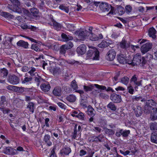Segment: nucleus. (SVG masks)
<instances>
[{
    "instance_id": "nucleus-1",
    "label": "nucleus",
    "mask_w": 157,
    "mask_h": 157,
    "mask_svg": "<svg viewBox=\"0 0 157 157\" xmlns=\"http://www.w3.org/2000/svg\"><path fill=\"white\" fill-rule=\"evenodd\" d=\"M157 103L153 99H148L145 101L144 106V111L145 113L149 114L152 106H156Z\"/></svg>"
},
{
    "instance_id": "nucleus-49",
    "label": "nucleus",
    "mask_w": 157,
    "mask_h": 157,
    "mask_svg": "<svg viewBox=\"0 0 157 157\" xmlns=\"http://www.w3.org/2000/svg\"><path fill=\"white\" fill-rule=\"evenodd\" d=\"M150 128L151 130L157 131V123L155 122L151 123Z\"/></svg>"
},
{
    "instance_id": "nucleus-63",
    "label": "nucleus",
    "mask_w": 157,
    "mask_h": 157,
    "mask_svg": "<svg viewBox=\"0 0 157 157\" xmlns=\"http://www.w3.org/2000/svg\"><path fill=\"white\" fill-rule=\"evenodd\" d=\"M28 29H30L33 31H35L37 29V28L36 26L32 25H29L28 26Z\"/></svg>"
},
{
    "instance_id": "nucleus-55",
    "label": "nucleus",
    "mask_w": 157,
    "mask_h": 157,
    "mask_svg": "<svg viewBox=\"0 0 157 157\" xmlns=\"http://www.w3.org/2000/svg\"><path fill=\"white\" fill-rule=\"evenodd\" d=\"M33 78L32 77L28 78L27 77H25L24 80L22 81V83L25 84L28 82L32 81Z\"/></svg>"
},
{
    "instance_id": "nucleus-16",
    "label": "nucleus",
    "mask_w": 157,
    "mask_h": 157,
    "mask_svg": "<svg viewBox=\"0 0 157 157\" xmlns=\"http://www.w3.org/2000/svg\"><path fill=\"white\" fill-rule=\"evenodd\" d=\"M61 88L58 86L55 87L52 91V94L56 96H60L62 94Z\"/></svg>"
},
{
    "instance_id": "nucleus-42",
    "label": "nucleus",
    "mask_w": 157,
    "mask_h": 157,
    "mask_svg": "<svg viewBox=\"0 0 157 157\" xmlns=\"http://www.w3.org/2000/svg\"><path fill=\"white\" fill-rule=\"evenodd\" d=\"M91 48L88 51L87 53V57L90 59L91 57L92 56L93 53L95 51H94V48Z\"/></svg>"
},
{
    "instance_id": "nucleus-54",
    "label": "nucleus",
    "mask_w": 157,
    "mask_h": 157,
    "mask_svg": "<svg viewBox=\"0 0 157 157\" xmlns=\"http://www.w3.org/2000/svg\"><path fill=\"white\" fill-rule=\"evenodd\" d=\"M77 124H75L74 128V131L73 132V135L72 136V138L75 139L76 138V136L77 134Z\"/></svg>"
},
{
    "instance_id": "nucleus-23",
    "label": "nucleus",
    "mask_w": 157,
    "mask_h": 157,
    "mask_svg": "<svg viewBox=\"0 0 157 157\" xmlns=\"http://www.w3.org/2000/svg\"><path fill=\"white\" fill-rule=\"evenodd\" d=\"M93 141L98 142H103L104 141L105 138L103 135L102 134L98 136H94L93 137Z\"/></svg>"
},
{
    "instance_id": "nucleus-6",
    "label": "nucleus",
    "mask_w": 157,
    "mask_h": 157,
    "mask_svg": "<svg viewBox=\"0 0 157 157\" xmlns=\"http://www.w3.org/2000/svg\"><path fill=\"white\" fill-rule=\"evenodd\" d=\"M152 44L147 42L143 45L141 48V51L142 54H144L147 53L152 48Z\"/></svg>"
},
{
    "instance_id": "nucleus-33",
    "label": "nucleus",
    "mask_w": 157,
    "mask_h": 157,
    "mask_svg": "<svg viewBox=\"0 0 157 157\" xmlns=\"http://www.w3.org/2000/svg\"><path fill=\"white\" fill-rule=\"evenodd\" d=\"M0 73L1 75L4 78H6L8 74V70L5 68L0 69Z\"/></svg>"
},
{
    "instance_id": "nucleus-53",
    "label": "nucleus",
    "mask_w": 157,
    "mask_h": 157,
    "mask_svg": "<svg viewBox=\"0 0 157 157\" xmlns=\"http://www.w3.org/2000/svg\"><path fill=\"white\" fill-rule=\"evenodd\" d=\"M42 80V78L41 77L38 76V77H35V81L37 85L38 86L40 85V82Z\"/></svg>"
},
{
    "instance_id": "nucleus-15",
    "label": "nucleus",
    "mask_w": 157,
    "mask_h": 157,
    "mask_svg": "<svg viewBox=\"0 0 157 157\" xmlns=\"http://www.w3.org/2000/svg\"><path fill=\"white\" fill-rule=\"evenodd\" d=\"M71 151V148L65 146L60 151V153L62 155L64 156V155H68Z\"/></svg>"
},
{
    "instance_id": "nucleus-19",
    "label": "nucleus",
    "mask_w": 157,
    "mask_h": 157,
    "mask_svg": "<svg viewBox=\"0 0 157 157\" xmlns=\"http://www.w3.org/2000/svg\"><path fill=\"white\" fill-rule=\"evenodd\" d=\"M13 4V9L19 10L20 9L21 4L18 0H10Z\"/></svg>"
},
{
    "instance_id": "nucleus-28",
    "label": "nucleus",
    "mask_w": 157,
    "mask_h": 157,
    "mask_svg": "<svg viewBox=\"0 0 157 157\" xmlns=\"http://www.w3.org/2000/svg\"><path fill=\"white\" fill-rule=\"evenodd\" d=\"M87 114L90 116H94L96 112L91 105H89L87 108Z\"/></svg>"
},
{
    "instance_id": "nucleus-58",
    "label": "nucleus",
    "mask_w": 157,
    "mask_h": 157,
    "mask_svg": "<svg viewBox=\"0 0 157 157\" xmlns=\"http://www.w3.org/2000/svg\"><path fill=\"white\" fill-rule=\"evenodd\" d=\"M67 49H69L71 48L73 46V44L71 41L69 42L67 44H64Z\"/></svg>"
},
{
    "instance_id": "nucleus-41",
    "label": "nucleus",
    "mask_w": 157,
    "mask_h": 157,
    "mask_svg": "<svg viewBox=\"0 0 157 157\" xmlns=\"http://www.w3.org/2000/svg\"><path fill=\"white\" fill-rule=\"evenodd\" d=\"M105 133L109 136H112L115 133V131L112 129L105 128Z\"/></svg>"
},
{
    "instance_id": "nucleus-56",
    "label": "nucleus",
    "mask_w": 157,
    "mask_h": 157,
    "mask_svg": "<svg viewBox=\"0 0 157 157\" xmlns=\"http://www.w3.org/2000/svg\"><path fill=\"white\" fill-rule=\"evenodd\" d=\"M32 14L35 17L39 16L40 13L39 10H30Z\"/></svg>"
},
{
    "instance_id": "nucleus-12",
    "label": "nucleus",
    "mask_w": 157,
    "mask_h": 157,
    "mask_svg": "<svg viewBox=\"0 0 157 157\" xmlns=\"http://www.w3.org/2000/svg\"><path fill=\"white\" fill-rule=\"evenodd\" d=\"M3 152L6 154L14 155L16 154L17 151L15 149L7 147L4 149Z\"/></svg>"
},
{
    "instance_id": "nucleus-64",
    "label": "nucleus",
    "mask_w": 157,
    "mask_h": 157,
    "mask_svg": "<svg viewBox=\"0 0 157 157\" xmlns=\"http://www.w3.org/2000/svg\"><path fill=\"white\" fill-rule=\"evenodd\" d=\"M126 63H128V64L131 65L132 66H134L135 65V63L133 61L132 59L131 60H129L128 59H126Z\"/></svg>"
},
{
    "instance_id": "nucleus-4",
    "label": "nucleus",
    "mask_w": 157,
    "mask_h": 157,
    "mask_svg": "<svg viewBox=\"0 0 157 157\" xmlns=\"http://www.w3.org/2000/svg\"><path fill=\"white\" fill-rule=\"evenodd\" d=\"M88 37L90 40L96 41L102 39L103 36L101 33L99 34L98 35L92 32H89Z\"/></svg>"
},
{
    "instance_id": "nucleus-52",
    "label": "nucleus",
    "mask_w": 157,
    "mask_h": 157,
    "mask_svg": "<svg viewBox=\"0 0 157 157\" xmlns=\"http://www.w3.org/2000/svg\"><path fill=\"white\" fill-rule=\"evenodd\" d=\"M71 86L73 88L74 90H75L77 89L78 86L77 85L76 82L75 80H73L71 82Z\"/></svg>"
},
{
    "instance_id": "nucleus-30",
    "label": "nucleus",
    "mask_w": 157,
    "mask_h": 157,
    "mask_svg": "<svg viewBox=\"0 0 157 157\" xmlns=\"http://www.w3.org/2000/svg\"><path fill=\"white\" fill-rule=\"evenodd\" d=\"M0 15L8 18L13 19L14 17L13 15L8 13L2 11V10H0Z\"/></svg>"
},
{
    "instance_id": "nucleus-37",
    "label": "nucleus",
    "mask_w": 157,
    "mask_h": 157,
    "mask_svg": "<svg viewBox=\"0 0 157 157\" xmlns=\"http://www.w3.org/2000/svg\"><path fill=\"white\" fill-rule=\"evenodd\" d=\"M31 49L37 52L40 50V46L36 44H33L31 45Z\"/></svg>"
},
{
    "instance_id": "nucleus-59",
    "label": "nucleus",
    "mask_w": 157,
    "mask_h": 157,
    "mask_svg": "<svg viewBox=\"0 0 157 157\" xmlns=\"http://www.w3.org/2000/svg\"><path fill=\"white\" fill-rule=\"evenodd\" d=\"M84 115L82 113L79 112L77 115L76 117L78 118L80 120H84Z\"/></svg>"
},
{
    "instance_id": "nucleus-18",
    "label": "nucleus",
    "mask_w": 157,
    "mask_h": 157,
    "mask_svg": "<svg viewBox=\"0 0 157 157\" xmlns=\"http://www.w3.org/2000/svg\"><path fill=\"white\" fill-rule=\"evenodd\" d=\"M130 43L129 42H127L125 40L123 39L120 42V46L121 48L126 50L130 47Z\"/></svg>"
},
{
    "instance_id": "nucleus-60",
    "label": "nucleus",
    "mask_w": 157,
    "mask_h": 157,
    "mask_svg": "<svg viewBox=\"0 0 157 157\" xmlns=\"http://www.w3.org/2000/svg\"><path fill=\"white\" fill-rule=\"evenodd\" d=\"M94 152L90 149L87 152L88 155L85 157H92Z\"/></svg>"
},
{
    "instance_id": "nucleus-21",
    "label": "nucleus",
    "mask_w": 157,
    "mask_h": 157,
    "mask_svg": "<svg viewBox=\"0 0 157 157\" xmlns=\"http://www.w3.org/2000/svg\"><path fill=\"white\" fill-rule=\"evenodd\" d=\"M118 62L121 64H124L126 63V57L123 54L118 55L117 56Z\"/></svg>"
},
{
    "instance_id": "nucleus-43",
    "label": "nucleus",
    "mask_w": 157,
    "mask_h": 157,
    "mask_svg": "<svg viewBox=\"0 0 157 157\" xmlns=\"http://www.w3.org/2000/svg\"><path fill=\"white\" fill-rule=\"evenodd\" d=\"M126 12L127 14H130L131 15V18L137 17L138 14L137 13V11L134 10H126Z\"/></svg>"
},
{
    "instance_id": "nucleus-45",
    "label": "nucleus",
    "mask_w": 157,
    "mask_h": 157,
    "mask_svg": "<svg viewBox=\"0 0 157 157\" xmlns=\"http://www.w3.org/2000/svg\"><path fill=\"white\" fill-rule=\"evenodd\" d=\"M65 47V45H63L60 48L59 52L60 55H64L66 52V50H68Z\"/></svg>"
},
{
    "instance_id": "nucleus-40",
    "label": "nucleus",
    "mask_w": 157,
    "mask_h": 157,
    "mask_svg": "<svg viewBox=\"0 0 157 157\" xmlns=\"http://www.w3.org/2000/svg\"><path fill=\"white\" fill-rule=\"evenodd\" d=\"M36 69L34 67H31V69L28 72V73L30 74L31 76H38L37 72H36Z\"/></svg>"
},
{
    "instance_id": "nucleus-48",
    "label": "nucleus",
    "mask_w": 157,
    "mask_h": 157,
    "mask_svg": "<svg viewBox=\"0 0 157 157\" xmlns=\"http://www.w3.org/2000/svg\"><path fill=\"white\" fill-rule=\"evenodd\" d=\"M25 88L15 86L14 90L18 93H23L24 91Z\"/></svg>"
},
{
    "instance_id": "nucleus-46",
    "label": "nucleus",
    "mask_w": 157,
    "mask_h": 157,
    "mask_svg": "<svg viewBox=\"0 0 157 157\" xmlns=\"http://www.w3.org/2000/svg\"><path fill=\"white\" fill-rule=\"evenodd\" d=\"M53 75L57 76L61 74V70L60 68L56 67L53 69Z\"/></svg>"
},
{
    "instance_id": "nucleus-26",
    "label": "nucleus",
    "mask_w": 157,
    "mask_h": 157,
    "mask_svg": "<svg viewBox=\"0 0 157 157\" xmlns=\"http://www.w3.org/2000/svg\"><path fill=\"white\" fill-rule=\"evenodd\" d=\"M95 52H94L92 54V56L90 58V59L93 60H98L99 57V52L98 49L96 48H94Z\"/></svg>"
},
{
    "instance_id": "nucleus-47",
    "label": "nucleus",
    "mask_w": 157,
    "mask_h": 157,
    "mask_svg": "<svg viewBox=\"0 0 157 157\" xmlns=\"http://www.w3.org/2000/svg\"><path fill=\"white\" fill-rule=\"evenodd\" d=\"M83 87L84 90L86 92L90 91L94 88V86L92 85L88 86H84Z\"/></svg>"
},
{
    "instance_id": "nucleus-3",
    "label": "nucleus",
    "mask_w": 157,
    "mask_h": 157,
    "mask_svg": "<svg viewBox=\"0 0 157 157\" xmlns=\"http://www.w3.org/2000/svg\"><path fill=\"white\" fill-rule=\"evenodd\" d=\"M76 35L78 36V38L82 40H84L88 36L89 32L86 30H78L75 32Z\"/></svg>"
},
{
    "instance_id": "nucleus-57",
    "label": "nucleus",
    "mask_w": 157,
    "mask_h": 157,
    "mask_svg": "<svg viewBox=\"0 0 157 157\" xmlns=\"http://www.w3.org/2000/svg\"><path fill=\"white\" fill-rule=\"evenodd\" d=\"M144 98L142 97V99L141 100V101L142 102H145L148 100L150 98V96L149 94H146L144 96Z\"/></svg>"
},
{
    "instance_id": "nucleus-31",
    "label": "nucleus",
    "mask_w": 157,
    "mask_h": 157,
    "mask_svg": "<svg viewBox=\"0 0 157 157\" xmlns=\"http://www.w3.org/2000/svg\"><path fill=\"white\" fill-rule=\"evenodd\" d=\"M155 34L156 30L155 29L152 27L149 29L148 34L150 37H151L153 39H155L156 37Z\"/></svg>"
},
{
    "instance_id": "nucleus-14",
    "label": "nucleus",
    "mask_w": 157,
    "mask_h": 157,
    "mask_svg": "<svg viewBox=\"0 0 157 157\" xmlns=\"http://www.w3.org/2000/svg\"><path fill=\"white\" fill-rule=\"evenodd\" d=\"M133 109L137 117H139L142 115L143 111L140 106L137 105L136 107H133Z\"/></svg>"
},
{
    "instance_id": "nucleus-61",
    "label": "nucleus",
    "mask_w": 157,
    "mask_h": 157,
    "mask_svg": "<svg viewBox=\"0 0 157 157\" xmlns=\"http://www.w3.org/2000/svg\"><path fill=\"white\" fill-rule=\"evenodd\" d=\"M153 56L148 53H147L146 54V55L145 56V59H146L147 60V61H149L151 60Z\"/></svg>"
},
{
    "instance_id": "nucleus-11",
    "label": "nucleus",
    "mask_w": 157,
    "mask_h": 157,
    "mask_svg": "<svg viewBox=\"0 0 157 157\" xmlns=\"http://www.w3.org/2000/svg\"><path fill=\"white\" fill-rule=\"evenodd\" d=\"M12 37H9L7 40H5L3 41L2 47L6 49H9L11 46V42L13 40Z\"/></svg>"
},
{
    "instance_id": "nucleus-51",
    "label": "nucleus",
    "mask_w": 157,
    "mask_h": 157,
    "mask_svg": "<svg viewBox=\"0 0 157 157\" xmlns=\"http://www.w3.org/2000/svg\"><path fill=\"white\" fill-rule=\"evenodd\" d=\"M67 27L68 29L70 31H74L75 30V27L73 25L68 24Z\"/></svg>"
},
{
    "instance_id": "nucleus-36",
    "label": "nucleus",
    "mask_w": 157,
    "mask_h": 157,
    "mask_svg": "<svg viewBox=\"0 0 157 157\" xmlns=\"http://www.w3.org/2000/svg\"><path fill=\"white\" fill-rule=\"evenodd\" d=\"M113 102H110L107 105V107L111 110L115 111L117 109V107Z\"/></svg>"
},
{
    "instance_id": "nucleus-44",
    "label": "nucleus",
    "mask_w": 157,
    "mask_h": 157,
    "mask_svg": "<svg viewBox=\"0 0 157 157\" xmlns=\"http://www.w3.org/2000/svg\"><path fill=\"white\" fill-rule=\"evenodd\" d=\"M110 44V43L107 42L106 41H102L100 44H98V46L100 48H103L107 47L109 46Z\"/></svg>"
},
{
    "instance_id": "nucleus-9",
    "label": "nucleus",
    "mask_w": 157,
    "mask_h": 157,
    "mask_svg": "<svg viewBox=\"0 0 157 157\" xmlns=\"http://www.w3.org/2000/svg\"><path fill=\"white\" fill-rule=\"evenodd\" d=\"M130 133V131L129 130H124L123 129H121L118 131H117L115 135L117 137H120L121 135L123 137H127L128 134Z\"/></svg>"
},
{
    "instance_id": "nucleus-25",
    "label": "nucleus",
    "mask_w": 157,
    "mask_h": 157,
    "mask_svg": "<svg viewBox=\"0 0 157 157\" xmlns=\"http://www.w3.org/2000/svg\"><path fill=\"white\" fill-rule=\"evenodd\" d=\"M17 45L18 46L21 47L25 48L27 49L28 48L29 44L27 42L21 40L17 43Z\"/></svg>"
},
{
    "instance_id": "nucleus-34",
    "label": "nucleus",
    "mask_w": 157,
    "mask_h": 157,
    "mask_svg": "<svg viewBox=\"0 0 157 157\" xmlns=\"http://www.w3.org/2000/svg\"><path fill=\"white\" fill-rule=\"evenodd\" d=\"M35 104L33 102L29 101L27 105V108L29 110L33 113L34 111Z\"/></svg>"
},
{
    "instance_id": "nucleus-17",
    "label": "nucleus",
    "mask_w": 157,
    "mask_h": 157,
    "mask_svg": "<svg viewBox=\"0 0 157 157\" xmlns=\"http://www.w3.org/2000/svg\"><path fill=\"white\" fill-rule=\"evenodd\" d=\"M50 17L51 20L53 23V26L55 29L57 30H60L61 28V25L60 24L56 22L53 19V16L51 14L50 15Z\"/></svg>"
},
{
    "instance_id": "nucleus-38",
    "label": "nucleus",
    "mask_w": 157,
    "mask_h": 157,
    "mask_svg": "<svg viewBox=\"0 0 157 157\" xmlns=\"http://www.w3.org/2000/svg\"><path fill=\"white\" fill-rule=\"evenodd\" d=\"M129 80V78L127 76H124L121 79V82L126 85L128 83Z\"/></svg>"
},
{
    "instance_id": "nucleus-20",
    "label": "nucleus",
    "mask_w": 157,
    "mask_h": 157,
    "mask_svg": "<svg viewBox=\"0 0 157 157\" xmlns=\"http://www.w3.org/2000/svg\"><path fill=\"white\" fill-rule=\"evenodd\" d=\"M133 61L135 62V64H139L141 63V57L140 54L137 53L136 54L133 58Z\"/></svg>"
},
{
    "instance_id": "nucleus-24",
    "label": "nucleus",
    "mask_w": 157,
    "mask_h": 157,
    "mask_svg": "<svg viewBox=\"0 0 157 157\" xmlns=\"http://www.w3.org/2000/svg\"><path fill=\"white\" fill-rule=\"evenodd\" d=\"M43 141L46 145L48 146H50L52 144V142L51 141V137L49 135L47 134L45 135Z\"/></svg>"
},
{
    "instance_id": "nucleus-13",
    "label": "nucleus",
    "mask_w": 157,
    "mask_h": 157,
    "mask_svg": "<svg viewBox=\"0 0 157 157\" xmlns=\"http://www.w3.org/2000/svg\"><path fill=\"white\" fill-rule=\"evenodd\" d=\"M86 46L83 44L80 45L77 48L76 52L79 55H83L86 52Z\"/></svg>"
},
{
    "instance_id": "nucleus-5",
    "label": "nucleus",
    "mask_w": 157,
    "mask_h": 157,
    "mask_svg": "<svg viewBox=\"0 0 157 157\" xmlns=\"http://www.w3.org/2000/svg\"><path fill=\"white\" fill-rule=\"evenodd\" d=\"M142 80H138V76L136 75H134L130 79V83H133L135 86V89L138 88V86H142Z\"/></svg>"
},
{
    "instance_id": "nucleus-27",
    "label": "nucleus",
    "mask_w": 157,
    "mask_h": 157,
    "mask_svg": "<svg viewBox=\"0 0 157 157\" xmlns=\"http://www.w3.org/2000/svg\"><path fill=\"white\" fill-rule=\"evenodd\" d=\"M152 110L151 115V119L152 121L155 120L157 119V108H153Z\"/></svg>"
},
{
    "instance_id": "nucleus-22",
    "label": "nucleus",
    "mask_w": 157,
    "mask_h": 157,
    "mask_svg": "<svg viewBox=\"0 0 157 157\" xmlns=\"http://www.w3.org/2000/svg\"><path fill=\"white\" fill-rule=\"evenodd\" d=\"M41 90L44 92H47L51 88L50 85L48 83H44L40 86Z\"/></svg>"
},
{
    "instance_id": "nucleus-7",
    "label": "nucleus",
    "mask_w": 157,
    "mask_h": 157,
    "mask_svg": "<svg viewBox=\"0 0 157 157\" xmlns=\"http://www.w3.org/2000/svg\"><path fill=\"white\" fill-rule=\"evenodd\" d=\"M110 99L113 102L115 103H120L122 101L121 96L114 93L111 94Z\"/></svg>"
},
{
    "instance_id": "nucleus-2",
    "label": "nucleus",
    "mask_w": 157,
    "mask_h": 157,
    "mask_svg": "<svg viewBox=\"0 0 157 157\" xmlns=\"http://www.w3.org/2000/svg\"><path fill=\"white\" fill-rule=\"evenodd\" d=\"M7 80L10 83L13 85L18 84L20 82V79L19 77L13 74H9Z\"/></svg>"
},
{
    "instance_id": "nucleus-10",
    "label": "nucleus",
    "mask_w": 157,
    "mask_h": 157,
    "mask_svg": "<svg viewBox=\"0 0 157 157\" xmlns=\"http://www.w3.org/2000/svg\"><path fill=\"white\" fill-rule=\"evenodd\" d=\"M99 8L101 10H113V7L110 4H109L108 3L101 2L99 5Z\"/></svg>"
},
{
    "instance_id": "nucleus-32",
    "label": "nucleus",
    "mask_w": 157,
    "mask_h": 157,
    "mask_svg": "<svg viewBox=\"0 0 157 157\" xmlns=\"http://www.w3.org/2000/svg\"><path fill=\"white\" fill-rule=\"evenodd\" d=\"M61 37L63 41H67L73 39V37L70 35H67L66 34L63 33L61 34Z\"/></svg>"
},
{
    "instance_id": "nucleus-29",
    "label": "nucleus",
    "mask_w": 157,
    "mask_h": 157,
    "mask_svg": "<svg viewBox=\"0 0 157 157\" xmlns=\"http://www.w3.org/2000/svg\"><path fill=\"white\" fill-rule=\"evenodd\" d=\"M8 98L4 95L2 96L0 98V105L1 106H4L7 104Z\"/></svg>"
},
{
    "instance_id": "nucleus-62",
    "label": "nucleus",
    "mask_w": 157,
    "mask_h": 157,
    "mask_svg": "<svg viewBox=\"0 0 157 157\" xmlns=\"http://www.w3.org/2000/svg\"><path fill=\"white\" fill-rule=\"evenodd\" d=\"M142 96H133L132 97V101H138L140 99L142 100Z\"/></svg>"
},
{
    "instance_id": "nucleus-39",
    "label": "nucleus",
    "mask_w": 157,
    "mask_h": 157,
    "mask_svg": "<svg viewBox=\"0 0 157 157\" xmlns=\"http://www.w3.org/2000/svg\"><path fill=\"white\" fill-rule=\"evenodd\" d=\"M151 141L157 144V133H152L151 136Z\"/></svg>"
},
{
    "instance_id": "nucleus-50",
    "label": "nucleus",
    "mask_w": 157,
    "mask_h": 157,
    "mask_svg": "<svg viewBox=\"0 0 157 157\" xmlns=\"http://www.w3.org/2000/svg\"><path fill=\"white\" fill-rule=\"evenodd\" d=\"M127 90L128 93L130 94H133L134 90L133 87L131 84H130L129 86L127 87Z\"/></svg>"
},
{
    "instance_id": "nucleus-8",
    "label": "nucleus",
    "mask_w": 157,
    "mask_h": 157,
    "mask_svg": "<svg viewBox=\"0 0 157 157\" xmlns=\"http://www.w3.org/2000/svg\"><path fill=\"white\" fill-rule=\"evenodd\" d=\"M116 55V52L113 49H110L107 52L106 58L109 61H112L115 58Z\"/></svg>"
},
{
    "instance_id": "nucleus-35",
    "label": "nucleus",
    "mask_w": 157,
    "mask_h": 157,
    "mask_svg": "<svg viewBox=\"0 0 157 157\" xmlns=\"http://www.w3.org/2000/svg\"><path fill=\"white\" fill-rule=\"evenodd\" d=\"M66 99L70 102H73L75 101L76 98L74 95L71 94L66 97Z\"/></svg>"
}]
</instances>
